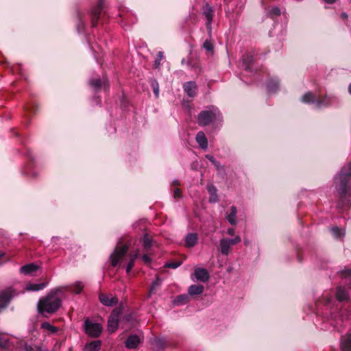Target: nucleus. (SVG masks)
I'll list each match as a JSON object with an SVG mask.
<instances>
[{"mask_svg": "<svg viewBox=\"0 0 351 351\" xmlns=\"http://www.w3.org/2000/svg\"><path fill=\"white\" fill-rule=\"evenodd\" d=\"M335 187L342 205L351 204V162L345 165L336 176Z\"/></svg>", "mask_w": 351, "mask_h": 351, "instance_id": "1", "label": "nucleus"}, {"mask_svg": "<svg viewBox=\"0 0 351 351\" xmlns=\"http://www.w3.org/2000/svg\"><path fill=\"white\" fill-rule=\"evenodd\" d=\"M61 291L60 288L51 290L45 297L40 299L38 303V311L40 313L49 314L56 312L61 306V300L58 296V293Z\"/></svg>", "mask_w": 351, "mask_h": 351, "instance_id": "2", "label": "nucleus"}, {"mask_svg": "<svg viewBox=\"0 0 351 351\" xmlns=\"http://www.w3.org/2000/svg\"><path fill=\"white\" fill-rule=\"evenodd\" d=\"M219 114V110L215 107L200 112L197 116V122L199 126L204 127L213 123Z\"/></svg>", "mask_w": 351, "mask_h": 351, "instance_id": "3", "label": "nucleus"}, {"mask_svg": "<svg viewBox=\"0 0 351 351\" xmlns=\"http://www.w3.org/2000/svg\"><path fill=\"white\" fill-rule=\"evenodd\" d=\"M128 245L119 243L110 256V262L112 267L118 266L124 259L128 251Z\"/></svg>", "mask_w": 351, "mask_h": 351, "instance_id": "4", "label": "nucleus"}, {"mask_svg": "<svg viewBox=\"0 0 351 351\" xmlns=\"http://www.w3.org/2000/svg\"><path fill=\"white\" fill-rule=\"evenodd\" d=\"M102 326L98 323H94L89 319L84 321V330L86 333L92 337H97L102 332Z\"/></svg>", "mask_w": 351, "mask_h": 351, "instance_id": "5", "label": "nucleus"}, {"mask_svg": "<svg viewBox=\"0 0 351 351\" xmlns=\"http://www.w3.org/2000/svg\"><path fill=\"white\" fill-rule=\"evenodd\" d=\"M104 9V0H98L97 5L90 11V17L93 27L97 25L101 11Z\"/></svg>", "mask_w": 351, "mask_h": 351, "instance_id": "6", "label": "nucleus"}, {"mask_svg": "<svg viewBox=\"0 0 351 351\" xmlns=\"http://www.w3.org/2000/svg\"><path fill=\"white\" fill-rule=\"evenodd\" d=\"M120 311L114 309L108 321V330L110 332H114L118 328Z\"/></svg>", "mask_w": 351, "mask_h": 351, "instance_id": "7", "label": "nucleus"}, {"mask_svg": "<svg viewBox=\"0 0 351 351\" xmlns=\"http://www.w3.org/2000/svg\"><path fill=\"white\" fill-rule=\"evenodd\" d=\"M119 17L121 18L119 23L122 25H127L134 23L133 14L128 10L123 9L120 10Z\"/></svg>", "mask_w": 351, "mask_h": 351, "instance_id": "8", "label": "nucleus"}, {"mask_svg": "<svg viewBox=\"0 0 351 351\" xmlns=\"http://www.w3.org/2000/svg\"><path fill=\"white\" fill-rule=\"evenodd\" d=\"M12 295V290L7 289L0 293V310L5 308Z\"/></svg>", "mask_w": 351, "mask_h": 351, "instance_id": "9", "label": "nucleus"}, {"mask_svg": "<svg viewBox=\"0 0 351 351\" xmlns=\"http://www.w3.org/2000/svg\"><path fill=\"white\" fill-rule=\"evenodd\" d=\"M213 14H214L213 9L212 8V7L210 5L206 3L203 7V14L207 20L206 27L208 30L211 29V23L213 22Z\"/></svg>", "mask_w": 351, "mask_h": 351, "instance_id": "10", "label": "nucleus"}, {"mask_svg": "<svg viewBox=\"0 0 351 351\" xmlns=\"http://www.w3.org/2000/svg\"><path fill=\"white\" fill-rule=\"evenodd\" d=\"M99 300L104 305L108 306H112L118 302L117 298L111 294H100Z\"/></svg>", "mask_w": 351, "mask_h": 351, "instance_id": "11", "label": "nucleus"}, {"mask_svg": "<svg viewBox=\"0 0 351 351\" xmlns=\"http://www.w3.org/2000/svg\"><path fill=\"white\" fill-rule=\"evenodd\" d=\"M183 88L188 96L193 97L197 95V86L194 82H187L184 83Z\"/></svg>", "mask_w": 351, "mask_h": 351, "instance_id": "12", "label": "nucleus"}, {"mask_svg": "<svg viewBox=\"0 0 351 351\" xmlns=\"http://www.w3.org/2000/svg\"><path fill=\"white\" fill-rule=\"evenodd\" d=\"M194 276L197 280L202 282H206L209 278V275L206 269L197 268L194 271Z\"/></svg>", "mask_w": 351, "mask_h": 351, "instance_id": "13", "label": "nucleus"}, {"mask_svg": "<svg viewBox=\"0 0 351 351\" xmlns=\"http://www.w3.org/2000/svg\"><path fill=\"white\" fill-rule=\"evenodd\" d=\"M195 139L202 149H206L208 147V140L203 132H197Z\"/></svg>", "mask_w": 351, "mask_h": 351, "instance_id": "14", "label": "nucleus"}, {"mask_svg": "<svg viewBox=\"0 0 351 351\" xmlns=\"http://www.w3.org/2000/svg\"><path fill=\"white\" fill-rule=\"evenodd\" d=\"M140 343V339L136 335L130 336L125 341V346L130 349L136 348Z\"/></svg>", "mask_w": 351, "mask_h": 351, "instance_id": "15", "label": "nucleus"}, {"mask_svg": "<svg viewBox=\"0 0 351 351\" xmlns=\"http://www.w3.org/2000/svg\"><path fill=\"white\" fill-rule=\"evenodd\" d=\"M341 351H351V333L344 337L341 343Z\"/></svg>", "mask_w": 351, "mask_h": 351, "instance_id": "16", "label": "nucleus"}, {"mask_svg": "<svg viewBox=\"0 0 351 351\" xmlns=\"http://www.w3.org/2000/svg\"><path fill=\"white\" fill-rule=\"evenodd\" d=\"M197 241V234L195 233H189L186 237L185 244L187 247H193Z\"/></svg>", "mask_w": 351, "mask_h": 351, "instance_id": "17", "label": "nucleus"}, {"mask_svg": "<svg viewBox=\"0 0 351 351\" xmlns=\"http://www.w3.org/2000/svg\"><path fill=\"white\" fill-rule=\"evenodd\" d=\"M47 281L43 283H29L27 285L26 289L27 291H40L41 289H43L47 286Z\"/></svg>", "mask_w": 351, "mask_h": 351, "instance_id": "18", "label": "nucleus"}, {"mask_svg": "<svg viewBox=\"0 0 351 351\" xmlns=\"http://www.w3.org/2000/svg\"><path fill=\"white\" fill-rule=\"evenodd\" d=\"M40 328L47 332L48 335L54 334L58 332V328L49 322H44L41 324Z\"/></svg>", "mask_w": 351, "mask_h": 351, "instance_id": "19", "label": "nucleus"}, {"mask_svg": "<svg viewBox=\"0 0 351 351\" xmlns=\"http://www.w3.org/2000/svg\"><path fill=\"white\" fill-rule=\"evenodd\" d=\"M230 244L229 239H222L220 240L221 252L224 255H228L230 252Z\"/></svg>", "mask_w": 351, "mask_h": 351, "instance_id": "20", "label": "nucleus"}, {"mask_svg": "<svg viewBox=\"0 0 351 351\" xmlns=\"http://www.w3.org/2000/svg\"><path fill=\"white\" fill-rule=\"evenodd\" d=\"M145 251L148 252L149 248L153 245L152 237L145 234L141 240Z\"/></svg>", "mask_w": 351, "mask_h": 351, "instance_id": "21", "label": "nucleus"}, {"mask_svg": "<svg viewBox=\"0 0 351 351\" xmlns=\"http://www.w3.org/2000/svg\"><path fill=\"white\" fill-rule=\"evenodd\" d=\"M204 291V287L202 285H193L189 288V294L191 295H200Z\"/></svg>", "mask_w": 351, "mask_h": 351, "instance_id": "22", "label": "nucleus"}, {"mask_svg": "<svg viewBox=\"0 0 351 351\" xmlns=\"http://www.w3.org/2000/svg\"><path fill=\"white\" fill-rule=\"evenodd\" d=\"M100 341H93L85 346L84 351H99L100 349Z\"/></svg>", "mask_w": 351, "mask_h": 351, "instance_id": "23", "label": "nucleus"}, {"mask_svg": "<svg viewBox=\"0 0 351 351\" xmlns=\"http://www.w3.org/2000/svg\"><path fill=\"white\" fill-rule=\"evenodd\" d=\"M38 269V266L35 264H28L23 266L21 268V271L25 274H30L32 272L36 271Z\"/></svg>", "mask_w": 351, "mask_h": 351, "instance_id": "24", "label": "nucleus"}, {"mask_svg": "<svg viewBox=\"0 0 351 351\" xmlns=\"http://www.w3.org/2000/svg\"><path fill=\"white\" fill-rule=\"evenodd\" d=\"M84 289V285L82 282H76L73 285H70L68 287V290L69 291L73 292L75 293H80Z\"/></svg>", "mask_w": 351, "mask_h": 351, "instance_id": "25", "label": "nucleus"}, {"mask_svg": "<svg viewBox=\"0 0 351 351\" xmlns=\"http://www.w3.org/2000/svg\"><path fill=\"white\" fill-rule=\"evenodd\" d=\"M336 296L339 301H343L348 299V293L344 288L339 287L337 289Z\"/></svg>", "mask_w": 351, "mask_h": 351, "instance_id": "26", "label": "nucleus"}, {"mask_svg": "<svg viewBox=\"0 0 351 351\" xmlns=\"http://www.w3.org/2000/svg\"><path fill=\"white\" fill-rule=\"evenodd\" d=\"M237 208L232 206L230 208V213L227 215V219L230 223L234 225L236 223Z\"/></svg>", "mask_w": 351, "mask_h": 351, "instance_id": "27", "label": "nucleus"}, {"mask_svg": "<svg viewBox=\"0 0 351 351\" xmlns=\"http://www.w3.org/2000/svg\"><path fill=\"white\" fill-rule=\"evenodd\" d=\"M162 280L158 276H156V280L152 282L149 293H148V297H150L153 293H154L156 287H159L160 285Z\"/></svg>", "mask_w": 351, "mask_h": 351, "instance_id": "28", "label": "nucleus"}, {"mask_svg": "<svg viewBox=\"0 0 351 351\" xmlns=\"http://www.w3.org/2000/svg\"><path fill=\"white\" fill-rule=\"evenodd\" d=\"M138 252H136L133 254H131L130 260V261L127 265V268H126V272L128 274H129L131 271V270L132 269V268L134 267L135 260L138 257Z\"/></svg>", "mask_w": 351, "mask_h": 351, "instance_id": "29", "label": "nucleus"}, {"mask_svg": "<svg viewBox=\"0 0 351 351\" xmlns=\"http://www.w3.org/2000/svg\"><path fill=\"white\" fill-rule=\"evenodd\" d=\"M302 101L309 104L315 101V95L311 92L305 93L302 97Z\"/></svg>", "mask_w": 351, "mask_h": 351, "instance_id": "30", "label": "nucleus"}, {"mask_svg": "<svg viewBox=\"0 0 351 351\" xmlns=\"http://www.w3.org/2000/svg\"><path fill=\"white\" fill-rule=\"evenodd\" d=\"M208 191L211 195V197L210 199V202H215L217 199V195H216V189L213 185L208 186Z\"/></svg>", "mask_w": 351, "mask_h": 351, "instance_id": "31", "label": "nucleus"}, {"mask_svg": "<svg viewBox=\"0 0 351 351\" xmlns=\"http://www.w3.org/2000/svg\"><path fill=\"white\" fill-rule=\"evenodd\" d=\"M244 63L246 64V69H250V64L254 62V58L252 55H247L243 59Z\"/></svg>", "mask_w": 351, "mask_h": 351, "instance_id": "32", "label": "nucleus"}, {"mask_svg": "<svg viewBox=\"0 0 351 351\" xmlns=\"http://www.w3.org/2000/svg\"><path fill=\"white\" fill-rule=\"evenodd\" d=\"M331 231L334 236L337 238L341 237L343 234L342 230L337 227L332 228Z\"/></svg>", "mask_w": 351, "mask_h": 351, "instance_id": "33", "label": "nucleus"}, {"mask_svg": "<svg viewBox=\"0 0 351 351\" xmlns=\"http://www.w3.org/2000/svg\"><path fill=\"white\" fill-rule=\"evenodd\" d=\"M180 262H168L165 265V267L176 269L180 265Z\"/></svg>", "mask_w": 351, "mask_h": 351, "instance_id": "34", "label": "nucleus"}, {"mask_svg": "<svg viewBox=\"0 0 351 351\" xmlns=\"http://www.w3.org/2000/svg\"><path fill=\"white\" fill-rule=\"evenodd\" d=\"M143 261L146 264H149L152 262L150 254H145L141 256Z\"/></svg>", "mask_w": 351, "mask_h": 351, "instance_id": "35", "label": "nucleus"}, {"mask_svg": "<svg viewBox=\"0 0 351 351\" xmlns=\"http://www.w3.org/2000/svg\"><path fill=\"white\" fill-rule=\"evenodd\" d=\"M241 241V239L239 236H236L234 239H229V243L230 244V245H236L239 243H240Z\"/></svg>", "mask_w": 351, "mask_h": 351, "instance_id": "36", "label": "nucleus"}, {"mask_svg": "<svg viewBox=\"0 0 351 351\" xmlns=\"http://www.w3.org/2000/svg\"><path fill=\"white\" fill-rule=\"evenodd\" d=\"M204 47L208 50V51H212L213 49V44L212 43L208 40H206L204 43Z\"/></svg>", "mask_w": 351, "mask_h": 351, "instance_id": "37", "label": "nucleus"}, {"mask_svg": "<svg viewBox=\"0 0 351 351\" xmlns=\"http://www.w3.org/2000/svg\"><path fill=\"white\" fill-rule=\"evenodd\" d=\"M188 300V297L186 295H180L177 298L178 303H185Z\"/></svg>", "mask_w": 351, "mask_h": 351, "instance_id": "38", "label": "nucleus"}, {"mask_svg": "<svg viewBox=\"0 0 351 351\" xmlns=\"http://www.w3.org/2000/svg\"><path fill=\"white\" fill-rule=\"evenodd\" d=\"M101 82L99 79L93 80L91 81V85L95 88H99L101 86Z\"/></svg>", "mask_w": 351, "mask_h": 351, "instance_id": "39", "label": "nucleus"}, {"mask_svg": "<svg viewBox=\"0 0 351 351\" xmlns=\"http://www.w3.org/2000/svg\"><path fill=\"white\" fill-rule=\"evenodd\" d=\"M7 339L5 335L0 334V347H5L6 346Z\"/></svg>", "mask_w": 351, "mask_h": 351, "instance_id": "40", "label": "nucleus"}, {"mask_svg": "<svg viewBox=\"0 0 351 351\" xmlns=\"http://www.w3.org/2000/svg\"><path fill=\"white\" fill-rule=\"evenodd\" d=\"M271 14L275 16H279L280 14V10L277 8H273L271 10Z\"/></svg>", "mask_w": 351, "mask_h": 351, "instance_id": "41", "label": "nucleus"}, {"mask_svg": "<svg viewBox=\"0 0 351 351\" xmlns=\"http://www.w3.org/2000/svg\"><path fill=\"white\" fill-rule=\"evenodd\" d=\"M174 197L176 198L181 197V191L179 189H176L174 191Z\"/></svg>", "mask_w": 351, "mask_h": 351, "instance_id": "42", "label": "nucleus"}, {"mask_svg": "<svg viewBox=\"0 0 351 351\" xmlns=\"http://www.w3.org/2000/svg\"><path fill=\"white\" fill-rule=\"evenodd\" d=\"M234 228H228L227 230V233L230 236H233L234 234Z\"/></svg>", "mask_w": 351, "mask_h": 351, "instance_id": "43", "label": "nucleus"}, {"mask_svg": "<svg viewBox=\"0 0 351 351\" xmlns=\"http://www.w3.org/2000/svg\"><path fill=\"white\" fill-rule=\"evenodd\" d=\"M210 161H211L213 163H215V159L213 156L210 155H206V156Z\"/></svg>", "mask_w": 351, "mask_h": 351, "instance_id": "44", "label": "nucleus"}, {"mask_svg": "<svg viewBox=\"0 0 351 351\" xmlns=\"http://www.w3.org/2000/svg\"><path fill=\"white\" fill-rule=\"evenodd\" d=\"M342 274L344 276H350L351 275V269H347L342 271Z\"/></svg>", "mask_w": 351, "mask_h": 351, "instance_id": "45", "label": "nucleus"}, {"mask_svg": "<svg viewBox=\"0 0 351 351\" xmlns=\"http://www.w3.org/2000/svg\"><path fill=\"white\" fill-rule=\"evenodd\" d=\"M154 93H155L156 96L158 97V93H159L158 87L154 88Z\"/></svg>", "mask_w": 351, "mask_h": 351, "instance_id": "46", "label": "nucleus"}, {"mask_svg": "<svg viewBox=\"0 0 351 351\" xmlns=\"http://www.w3.org/2000/svg\"><path fill=\"white\" fill-rule=\"evenodd\" d=\"M335 1H336V0H324V1H325L326 3H330V4L335 3Z\"/></svg>", "mask_w": 351, "mask_h": 351, "instance_id": "47", "label": "nucleus"}, {"mask_svg": "<svg viewBox=\"0 0 351 351\" xmlns=\"http://www.w3.org/2000/svg\"><path fill=\"white\" fill-rule=\"evenodd\" d=\"M213 164L216 167V168H217V169H219V162H217V160H215V163H213Z\"/></svg>", "mask_w": 351, "mask_h": 351, "instance_id": "48", "label": "nucleus"}, {"mask_svg": "<svg viewBox=\"0 0 351 351\" xmlns=\"http://www.w3.org/2000/svg\"><path fill=\"white\" fill-rule=\"evenodd\" d=\"M341 17L343 19H346L348 18V15L346 14V13H342L341 14Z\"/></svg>", "mask_w": 351, "mask_h": 351, "instance_id": "49", "label": "nucleus"}, {"mask_svg": "<svg viewBox=\"0 0 351 351\" xmlns=\"http://www.w3.org/2000/svg\"><path fill=\"white\" fill-rule=\"evenodd\" d=\"M3 256H4V254H3V253H0V258H1V257H3ZM1 263H1V262H0V265H1Z\"/></svg>", "mask_w": 351, "mask_h": 351, "instance_id": "50", "label": "nucleus"}, {"mask_svg": "<svg viewBox=\"0 0 351 351\" xmlns=\"http://www.w3.org/2000/svg\"><path fill=\"white\" fill-rule=\"evenodd\" d=\"M348 90H349V93L351 94V84L349 86Z\"/></svg>", "mask_w": 351, "mask_h": 351, "instance_id": "51", "label": "nucleus"}, {"mask_svg": "<svg viewBox=\"0 0 351 351\" xmlns=\"http://www.w3.org/2000/svg\"><path fill=\"white\" fill-rule=\"evenodd\" d=\"M173 184L174 185H178V181H174L173 182Z\"/></svg>", "mask_w": 351, "mask_h": 351, "instance_id": "52", "label": "nucleus"}, {"mask_svg": "<svg viewBox=\"0 0 351 351\" xmlns=\"http://www.w3.org/2000/svg\"><path fill=\"white\" fill-rule=\"evenodd\" d=\"M159 56H160V57L162 56V52H159Z\"/></svg>", "mask_w": 351, "mask_h": 351, "instance_id": "53", "label": "nucleus"}]
</instances>
